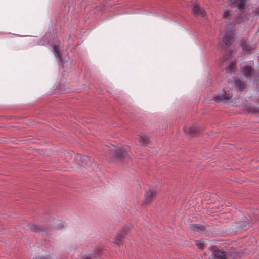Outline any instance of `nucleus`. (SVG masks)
<instances>
[{"label":"nucleus","instance_id":"1","mask_svg":"<svg viewBox=\"0 0 259 259\" xmlns=\"http://www.w3.org/2000/svg\"><path fill=\"white\" fill-rule=\"evenodd\" d=\"M245 3V0H229L228 5L232 8H237L240 14L238 15L235 12L226 10L223 13V18L227 20L228 23L233 24L244 22L247 19L246 14H244Z\"/></svg>","mask_w":259,"mask_h":259},{"label":"nucleus","instance_id":"2","mask_svg":"<svg viewBox=\"0 0 259 259\" xmlns=\"http://www.w3.org/2000/svg\"><path fill=\"white\" fill-rule=\"evenodd\" d=\"M214 259H238L241 256L234 250L226 252L221 247L212 246L210 248Z\"/></svg>","mask_w":259,"mask_h":259},{"label":"nucleus","instance_id":"3","mask_svg":"<svg viewBox=\"0 0 259 259\" xmlns=\"http://www.w3.org/2000/svg\"><path fill=\"white\" fill-rule=\"evenodd\" d=\"M73 159L75 163L82 167H87L92 165V160L87 156L76 154Z\"/></svg>","mask_w":259,"mask_h":259},{"label":"nucleus","instance_id":"4","mask_svg":"<svg viewBox=\"0 0 259 259\" xmlns=\"http://www.w3.org/2000/svg\"><path fill=\"white\" fill-rule=\"evenodd\" d=\"M202 201L201 195L198 194L197 196H193L191 200L188 202V209H200V203Z\"/></svg>","mask_w":259,"mask_h":259},{"label":"nucleus","instance_id":"5","mask_svg":"<svg viewBox=\"0 0 259 259\" xmlns=\"http://www.w3.org/2000/svg\"><path fill=\"white\" fill-rule=\"evenodd\" d=\"M129 149L130 147L128 146H124L121 148L116 149V151L110 150V152L112 154L114 153L117 159L121 160L127 156Z\"/></svg>","mask_w":259,"mask_h":259},{"label":"nucleus","instance_id":"6","mask_svg":"<svg viewBox=\"0 0 259 259\" xmlns=\"http://www.w3.org/2000/svg\"><path fill=\"white\" fill-rule=\"evenodd\" d=\"M130 231V226H125L123 227L120 232L117 235L115 243L118 245L122 244L125 239L124 235H127Z\"/></svg>","mask_w":259,"mask_h":259},{"label":"nucleus","instance_id":"7","mask_svg":"<svg viewBox=\"0 0 259 259\" xmlns=\"http://www.w3.org/2000/svg\"><path fill=\"white\" fill-rule=\"evenodd\" d=\"M157 193V190L155 188L150 189L147 191L145 195L144 204L145 205L150 204L154 198L156 196Z\"/></svg>","mask_w":259,"mask_h":259},{"label":"nucleus","instance_id":"8","mask_svg":"<svg viewBox=\"0 0 259 259\" xmlns=\"http://www.w3.org/2000/svg\"><path fill=\"white\" fill-rule=\"evenodd\" d=\"M102 249L96 248L93 252L82 255L81 259H98L102 255Z\"/></svg>","mask_w":259,"mask_h":259},{"label":"nucleus","instance_id":"9","mask_svg":"<svg viewBox=\"0 0 259 259\" xmlns=\"http://www.w3.org/2000/svg\"><path fill=\"white\" fill-rule=\"evenodd\" d=\"M198 128L197 126H185L184 128V132L190 136H195L198 135Z\"/></svg>","mask_w":259,"mask_h":259},{"label":"nucleus","instance_id":"10","mask_svg":"<svg viewBox=\"0 0 259 259\" xmlns=\"http://www.w3.org/2000/svg\"><path fill=\"white\" fill-rule=\"evenodd\" d=\"M232 97V95L229 93H226L225 91V94L223 95H216L214 96V100L217 102L224 101L225 100L229 99Z\"/></svg>","mask_w":259,"mask_h":259},{"label":"nucleus","instance_id":"11","mask_svg":"<svg viewBox=\"0 0 259 259\" xmlns=\"http://www.w3.org/2000/svg\"><path fill=\"white\" fill-rule=\"evenodd\" d=\"M135 139L138 140L142 145H147L150 142L149 138L146 135L137 134Z\"/></svg>","mask_w":259,"mask_h":259},{"label":"nucleus","instance_id":"12","mask_svg":"<svg viewBox=\"0 0 259 259\" xmlns=\"http://www.w3.org/2000/svg\"><path fill=\"white\" fill-rule=\"evenodd\" d=\"M202 200H210L211 202L214 201L218 198V196L214 194L206 192L203 194H201Z\"/></svg>","mask_w":259,"mask_h":259},{"label":"nucleus","instance_id":"13","mask_svg":"<svg viewBox=\"0 0 259 259\" xmlns=\"http://www.w3.org/2000/svg\"><path fill=\"white\" fill-rule=\"evenodd\" d=\"M192 10L195 15H201L202 16L204 17L205 15L204 10L201 8L197 3H195L193 4Z\"/></svg>","mask_w":259,"mask_h":259},{"label":"nucleus","instance_id":"14","mask_svg":"<svg viewBox=\"0 0 259 259\" xmlns=\"http://www.w3.org/2000/svg\"><path fill=\"white\" fill-rule=\"evenodd\" d=\"M54 54L56 58H58L61 63L64 64L65 61L62 58L60 52L59 46L57 45H53L52 46Z\"/></svg>","mask_w":259,"mask_h":259},{"label":"nucleus","instance_id":"15","mask_svg":"<svg viewBox=\"0 0 259 259\" xmlns=\"http://www.w3.org/2000/svg\"><path fill=\"white\" fill-rule=\"evenodd\" d=\"M233 38V35L231 33H227L223 39V42L227 46H229L232 44Z\"/></svg>","mask_w":259,"mask_h":259},{"label":"nucleus","instance_id":"16","mask_svg":"<svg viewBox=\"0 0 259 259\" xmlns=\"http://www.w3.org/2000/svg\"><path fill=\"white\" fill-rule=\"evenodd\" d=\"M190 228L192 230L198 233H202L205 231V228L203 226L199 224H193L190 226Z\"/></svg>","mask_w":259,"mask_h":259},{"label":"nucleus","instance_id":"17","mask_svg":"<svg viewBox=\"0 0 259 259\" xmlns=\"http://www.w3.org/2000/svg\"><path fill=\"white\" fill-rule=\"evenodd\" d=\"M31 231L36 233H40L44 231V230L37 225L34 224H30L28 225Z\"/></svg>","mask_w":259,"mask_h":259},{"label":"nucleus","instance_id":"18","mask_svg":"<svg viewBox=\"0 0 259 259\" xmlns=\"http://www.w3.org/2000/svg\"><path fill=\"white\" fill-rule=\"evenodd\" d=\"M235 66V63L234 62L231 61L230 62L229 64H228L226 67V72L227 73L231 74L234 71Z\"/></svg>","mask_w":259,"mask_h":259},{"label":"nucleus","instance_id":"19","mask_svg":"<svg viewBox=\"0 0 259 259\" xmlns=\"http://www.w3.org/2000/svg\"><path fill=\"white\" fill-rule=\"evenodd\" d=\"M234 81L236 87L238 88L240 90L242 91L245 89L246 87L245 84L243 83L240 78H235Z\"/></svg>","mask_w":259,"mask_h":259},{"label":"nucleus","instance_id":"20","mask_svg":"<svg viewBox=\"0 0 259 259\" xmlns=\"http://www.w3.org/2000/svg\"><path fill=\"white\" fill-rule=\"evenodd\" d=\"M243 73L246 76H250L252 75V69L251 67L246 66L243 68Z\"/></svg>","mask_w":259,"mask_h":259},{"label":"nucleus","instance_id":"21","mask_svg":"<svg viewBox=\"0 0 259 259\" xmlns=\"http://www.w3.org/2000/svg\"><path fill=\"white\" fill-rule=\"evenodd\" d=\"M196 245L200 249H203L205 247V244L202 240H196Z\"/></svg>","mask_w":259,"mask_h":259},{"label":"nucleus","instance_id":"22","mask_svg":"<svg viewBox=\"0 0 259 259\" xmlns=\"http://www.w3.org/2000/svg\"><path fill=\"white\" fill-rule=\"evenodd\" d=\"M251 49V47L249 45H242V50L244 53H248Z\"/></svg>","mask_w":259,"mask_h":259},{"label":"nucleus","instance_id":"23","mask_svg":"<svg viewBox=\"0 0 259 259\" xmlns=\"http://www.w3.org/2000/svg\"><path fill=\"white\" fill-rule=\"evenodd\" d=\"M34 259H48L47 257H45V256H37V257H36Z\"/></svg>","mask_w":259,"mask_h":259},{"label":"nucleus","instance_id":"24","mask_svg":"<svg viewBox=\"0 0 259 259\" xmlns=\"http://www.w3.org/2000/svg\"><path fill=\"white\" fill-rule=\"evenodd\" d=\"M254 12L256 15H259V6L255 9Z\"/></svg>","mask_w":259,"mask_h":259},{"label":"nucleus","instance_id":"25","mask_svg":"<svg viewBox=\"0 0 259 259\" xmlns=\"http://www.w3.org/2000/svg\"><path fill=\"white\" fill-rule=\"evenodd\" d=\"M227 58H228V57H227V55H226L225 56H224L223 57V59H224V60H226V59H227Z\"/></svg>","mask_w":259,"mask_h":259},{"label":"nucleus","instance_id":"26","mask_svg":"<svg viewBox=\"0 0 259 259\" xmlns=\"http://www.w3.org/2000/svg\"><path fill=\"white\" fill-rule=\"evenodd\" d=\"M248 226H249V227H250V226H251V225L253 224V223H252V222H251V223H250H250H248Z\"/></svg>","mask_w":259,"mask_h":259},{"label":"nucleus","instance_id":"27","mask_svg":"<svg viewBox=\"0 0 259 259\" xmlns=\"http://www.w3.org/2000/svg\"><path fill=\"white\" fill-rule=\"evenodd\" d=\"M63 227V224L62 223H61V228H62Z\"/></svg>","mask_w":259,"mask_h":259},{"label":"nucleus","instance_id":"28","mask_svg":"<svg viewBox=\"0 0 259 259\" xmlns=\"http://www.w3.org/2000/svg\"><path fill=\"white\" fill-rule=\"evenodd\" d=\"M257 90L259 91V85L257 87Z\"/></svg>","mask_w":259,"mask_h":259}]
</instances>
